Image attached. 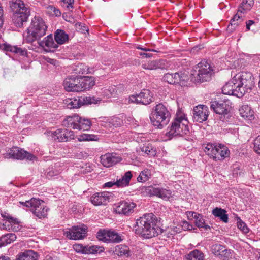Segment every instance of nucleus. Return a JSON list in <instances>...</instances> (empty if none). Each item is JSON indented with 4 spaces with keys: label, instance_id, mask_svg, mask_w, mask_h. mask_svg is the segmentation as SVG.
I'll list each match as a JSON object with an SVG mask.
<instances>
[{
    "label": "nucleus",
    "instance_id": "24",
    "mask_svg": "<svg viewBox=\"0 0 260 260\" xmlns=\"http://www.w3.org/2000/svg\"><path fill=\"white\" fill-rule=\"evenodd\" d=\"M122 160L121 157L114 153H108L101 156V162L105 167H110L116 165Z\"/></svg>",
    "mask_w": 260,
    "mask_h": 260
},
{
    "label": "nucleus",
    "instance_id": "46",
    "mask_svg": "<svg viewBox=\"0 0 260 260\" xmlns=\"http://www.w3.org/2000/svg\"><path fill=\"white\" fill-rule=\"evenodd\" d=\"M151 176V172L148 169L142 171L137 178V181L139 182H145L148 181Z\"/></svg>",
    "mask_w": 260,
    "mask_h": 260
},
{
    "label": "nucleus",
    "instance_id": "28",
    "mask_svg": "<svg viewBox=\"0 0 260 260\" xmlns=\"http://www.w3.org/2000/svg\"><path fill=\"white\" fill-rule=\"evenodd\" d=\"M80 92L89 89L95 85V81L92 77L80 76L79 77Z\"/></svg>",
    "mask_w": 260,
    "mask_h": 260
},
{
    "label": "nucleus",
    "instance_id": "20",
    "mask_svg": "<svg viewBox=\"0 0 260 260\" xmlns=\"http://www.w3.org/2000/svg\"><path fill=\"white\" fill-rule=\"evenodd\" d=\"M212 253L218 256L220 259L228 260L233 256V251L227 249L224 246L221 244H214L212 246Z\"/></svg>",
    "mask_w": 260,
    "mask_h": 260
},
{
    "label": "nucleus",
    "instance_id": "21",
    "mask_svg": "<svg viewBox=\"0 0 260 260\" xmlns=\"http://www.w3.org/2000/svg\"><path fill=\"white\" fill-rule=\"evenodd\" d=\"M63 86L68 92H80L79 77L77 75L68 76L63 81Z\"/></svg>",
    "mask_w": 260,
    "mask_h": 260
},
{
    "label": "nucleus",
    "instance_id": "59",
    "mask_svg": "<svg viewBox=\"0 0 260 260\" xmlns=\"http://www.w3.org/2000/svg\"><path fill=\"white\" fill-rule=\"evenodd\" d=\"M182 226L184 229H187L188 230H191L192 229V225L190 224L188 222L186 221H183L182 222Z\"/></svg>",
    "mask_w": 260,
    "mask_h": 260
},
{
    "label": "nucleus",
    "instance_id": "39",
    "mask_svg": "<svg viewBox=\"0 0 260 260\" xmlns=\"http://www.w3.org/2000/svg\"><path fill=\"white\" fill-rule=\"evenodd\" d=\"M114 253L119 256L129 255L130 250L129 248L125 245H118L115 248Z\"/></svg>",
    "mask_w": 260,
    "mask_h": 260
},
{
    "label": "nucleus",
    "instance_id": "8",
    "mask_svg": "<svg viewBox=\"0 0 260 260\" xmlns=\"http://www.w3.org/2000/svg\"><path fill=\"white\" fill-rule=\"evenodd\" d=\"M234 81H236L239 85L238 90L242 91L243 96L246 92L250 91L254 87V77L249 72H241L234 76Z\"/></svg>",
    "mask_w": 260,
    "mask_h": 260
},
{
    "label": "nucleus",
    "instance_id": "41",
    "mask_svg": "<svg viewBox=\"0 0 260 260\" xmlns=\"http://www.w3.org/2000/svg\"><path fill=\"white\" fill-rule=\"evenodd\" d=\"M91 122L89 119L80 117V119L79 120L77 129L88 131L91 128Z\"/></svg>",
    "mask_w": 260,
    "mask_h": 260
},
{
    "label": "nucleus",
    "instance_id": "9",
    "mask_svg": "<svg viewBox=\"0 0 260 260\" xmlns=\"http://www.w3.org/2000/svg\"><path fill=\"white\" fill-rule=\"evenodd\" d=\"M204 151L215 160H223L230 154L228 147L221 144L208 143L204 147Z\"/></svg>",
    "mask_w": 260,
    "mask_h": 260
},
{
    "label": "nucleus",
    "instance_id": "22",
    "mask_svg": "<svg viewBox=\"0 0 260 260\" xmlns=\"http://www.w3.org/2000/svg\"><path fill=\"white\" fill-rule=\"evenodd\" d=\"M236 81H234V77L229 81L222 87V91L224 94L233 95L237 97L243 96L242 91L238 90Z\"/></svg>",
    "mask_w": 260,
    "mask_h": 260
},
{
    "label": "nucleus",
    "instance_id": "29",
    "mask_svg": "<svg viewBox=\"0 0 260 260\" xmlns=\"http://www.w3.org/2000/svg\"><path fill=\"white\" fill-rule=\"evenodd\" d=\"M79 119H80V116L78 115L69 116L62 121V124L64 127L77 129Z\"/></svg>",
    "mask_w": 260,
    "mask_h": 260
},
{
    "label": "nucleus",
    "instance_id": "2",
    "mask_svg": "<svg viewBox=\"0 0 260 260\" xmlns=\"http://www.w3.org/2000/svg\"><path fill=\"white\" fill-rule=\"evenodd\" d=\"M47 28V26L42 18L39 16L34 17L26 33L23 34L25 42L31 43L39 40L46 34Z\"/></svg>",
    "mask_w": 260,
    "mask_h": 260
},
{
    "label": "nucleus",
    "instance_id": "11",
    "mask_svg": "<svg viewBox=\"0 0 260 260\" xmlns=\"http://www.w3.org/2000/svg\"><path fill=\"white\" fill-rule=\"evenodd\" d=\"M1 215L3 218V223H0L1 229L13 232H18L22 229V226L17 218L6 212H2Z\"/></svg>",
    "mask_w": 260,
    "mask_h": 260
},
{
    "label": "nucleus",
    "instance_id": "38",
    "mask_svg": "<svg viewBox=\"0 0 260 260\" xmlns=\"http://www.w3.org/2000/svg\"><path fill=\"white\" fill-rule=\"evenodd\" d=\"M16 239V236L13 233H9L0 238V247L11 243Z\"/></svg>",
    "mask_w": 260,
    "mask_h": 260
},
{
    "label": "nucleus",
    "instance_id": "15",
    "mask_svg": "<svg viewBox=\"0 0 260 260\" xmlns=\"http://www.w3.org/2000/svg\"><path fill=\"white\" fill-rule=\"evenodd\" d=\"M6 156L9 158L20 160L26 159L29 160H34L36 159V157L34 155L18 147L11 148L6 154Z\"/></svg>",
    "mask_w": 260,
    "mask_h": 260
},
{
    "label": "nucleus",
    "instance_id": "54",
    "mask_svg": "<svg viewBox=\"0 0 260 260\" xmlns=\"http://www.w3.org/2000/svg\"><path fill=\"white\" fill-rule=\"evenodd\" d=\"M16 50H15L14 52L15 53L18 54L22 56H26L27 55V51L25 48H22L16 46Z\"/></svg>",
    "mask_w": 260,
    "mask_h": 260
},
{
    "label": "nucleus",
    "instance_id": "3",
    "mask_svg": "<svg viewBox=\"0 0 260 260\" xmlns=\"http://www.w3.org/2000/svg\"><path fill=\"white\" fill-rule=\"evenodd\" d=\"M11 9L14 12L13 22L17 27L23 26V23L27 21L30 15V10L25 6L22 0H11L9 2Z\"/></svg>",
    "mask_w": 260,
    "mask_h": 260
},
{
    "label": "nucleus",
    "instance_id": "58",
    "mask_svg": "<svg viewBox=\"0 0 260 260\" xmlns=\"http://www.w3.org/2000/svg\"><path fill=\"white\" fill-rule=\"evenodd\" d=\"M114 185L116 186V181H111L106 182L103 185V188H110V187H112Z\"/></svg>",
    "mask_w": 260,
    "mask_h": 260
},
{
    "label": "nucleus",
    "instance_id": "30",
    "mask_svg": "<svg viewBox=\"0 0 260 260\" xmlns=\"http://www.w3.org/2000/svg\"><path fill=\"white\" fill-rule=\"evenodd\" d=\"M38 255L32 250H26L19 253L15 260H37Z\"/></svg>",
    "mask_w": 260,
    "mask_h": 260
},
{
    "label": "nucleus",
    "instance_id": "63",
    "mask_svg": "<svg viewBox=\"0 0 260 260\" xmlns=\"http://www.w3.org/2000/svg\"><path fill=\"white\" fill-rule=\"evenodd\" d=\"M44 260H56V257H52L51 256L49 255H47L46 257Z\"/></svg>",
    "mask_w": 260,
    "mask_h": 260
},
{
    "label": "nucleus",
    "instance_id": "45",
    "mask_svg": "<svg viewBox=\"0 0 260 260\" xmlns=\"http://www.w3.org/2000/svg\"><path fill=\"white\" fill-rule=\"evenodd\" d=\"M196 220L195 223L196 226H197L199 228H204L205 230L210 229V227L205 224V219L203 218L202 215L200 214H198L197 216L194 218Z\"/></svg>",
    "mask_w": 260,
    "mask_h": 260
},
{
    "label": "nucleus",
    "instance_id": "27",
    "mask_svg": "<svg viewBox=\"0 0 260 260\" xmlns=\"http://www.w3.org/2000/svg\"><path fill=\"white\" fill-rule=\"evenodd\" d=\"M38 44L40 46L50 52H54L58 47V45L54 42L51 34L48 35L43 41L39 42Z\"/></svg>",
    "mask_w": 260,
    "mask_h": 260
},
{
    "label": "nucleus",
    "instance_id": "56",
    "mask_svg": "<svg viewBox=\"0 0 260 260\" xmlns=\"http://www.w3.org/2000/svg\"><path fill=\"white\" fill-rule=\"evenodd\" d=\"M4 24V10L3 7L0 3V28H1Z\"/></svg>",
    "mask_w": 260,
    "mask_h": 260
},
{
    "label": "nucleus",
    "instance_id": "1",
    "mask_svg": "<svg viewBox=\"0 0 260 260\" xmlns=\"http://www.w3.org/2000/svg\"><path fill=\"white\" fill-rule=\"evenodd\" d=\"M157 219L153 213L144 215L136 221L134 226L135 233L145 239L157 236L161 229L157 225Z\"/></svg>",
    "mask_w": 260,
    "mask_h": 260
},
{
    "label": "nucleus",
    "instance_id": "52",
    "mask_svg": "<svg viewBox=\"0 0 260 260\" xmlns=\"http://www.w3.org/2000/svg\"><path fill=\"white\" fill-rule=\"evenodd\" d=\"M16 46H13L7 44H3L0 45V48L1 49L6 51H9L13 53L15 51V50H16Z\"/></svg>",
    "mask_w": 260,
    "mask_h": 260
},
{
    "label": "nucleus",
    "instance_id": "19",
    "mask_svg": "<svg viewBox=\"0 0 260 260\" xmlns=\"http://www.w3.org/2000/svg\"><path fill=\"white\" fill-rule=\"evenodd\" d=\"M116 213L124 215H129L134 212L136 205L129 201H122L115 204Z\"/></svg>",
    "mask_w": 260,
    "mask_h": 260
},
{
    "label": "nucleus",
    "instance_id": "12",
    "mask_svg": "<svg viewBox=\"0 0 260 260\" xmlns=\"http://www.w3.org/2000/svg\"><path fill=\"white\" fill-rule=\"evenodd\" d=\"M99 240L105 243H119L123 240L122 236L118 233L111 230L100 229L96 234Z\"/></svg>",
    "mask_w": 260,
    "mask_h": 260
},
{
    "label": "nucleus",
    "instance_id": "49",
    "mask_svg": "<svg viewBox=\"0 0 260 260\" xmlns=\"http://www.w3.org/2000/svg\"><path fill=\"white\" fill-rule=\"evenodd\" d=\"M62 142L70 141L74 138V132L71 130L62 129Z\"/></svg>",
    "mask_w": 260,
    "mask_h": 260
},
{
    "label": "nucleus",
    "instance_id": "4",
    "mask_svg": "<svg viewBox=\"0 0 260 260\" xmlns=\"http://www.w3.org/2000/svg\"><path fill=\"white\" fill-rule=\"evenodd\" d=\"M171 113L168 108L162 103L157 104L154 110L150 115L151 123L158 128L161 129L170 121Z\"/></svg>",
    "mask_w": 260,
    "mask_h": 260
},
{
    "label": "nucleus",
    "instance_id": "34",
    "mask_svg": "<svg viewBox=\"0 0 260 260\" xmlns=\"http://www.w3.org/2000/svg\"><path fill=\"white\" fill-rule=\"evenodd\" d=\"M212 213L216 217H218L222 221L225 223L228 222V215L225 209L216 207L212 210Z\"/></svg>",
    "mask_w": 260,
    "mask_h": 260
},
{
    "label": "nucleus",
    "instance_id": "53",
    "mask_svg": "<svg viewBox=\"0 0 260 260\" xmlns=\"http://www.w3.org/2000/svg\"><path fill=\"white\" fill-rule=\"evenodd\" d=\"M61 5L68 9L74 8V0H60Z\"/></svg>",
    "mask_w": 260,
    "mask_h": 260
},
{
    "label": "nucleus",
    "instance_id": "33",
    "mask_svg": "<svg viewBox=\"0 0 260 260\" xmlns=\"http://www.w3.org/2000/svg\"><path fill=\"white\" fill-rule=\"evenodd\" d=\"M165 60H152L143 63L142 66L143 68L148 70H155L158 68L164 69L165 67L163 65L165 64Z\"/></svg>",
    "mask_w": 260,
    "mask_h": 260
},
{
    "label": "nucleus",
    "instance_id": "62",
    "mask_svg": "<svg viewBox=\"0 0 260 260\" xmlns=\"http://www.w3.org/2000/svg\"><path fill=\"white\" fill-rule=\"evenodd\" d=\"M137 48L138 49L142 50L145 51H154V52L156 51V50H153V49H150L147 48H143V47H141L140 46H139L137 47Z\"/></svg>",
    "mask_w": 260,
    "mask_h": 260
},
{
    "label": "nucleus",
    "instance_id": "43",
    "mask_svg": "<svg viewBox=\"0 0 260 260\" xmlns=\"http://www.w3.org/2000/svg\"><path fill=\"white\" fill-rule=\"evenodd\" d=\"M141 151L150 156H154L156 154V150L154 149L150 143L144 144L141 147Z\"/></svg>",
    "mask_w": 260,
    "mask_h": 260
},
{
    "label": "nucleus",
    "instance_id": "32",
    "mask_svg": "<svg viewBox=\"0 0 260 260\" xmlns=\"http://www.w3.org/2000/svg\"><path fill=\"white\" fill-rule=\"evenodd\" d=\"M241 116L247 120H251L254 119V111L251 108L247 105H243L239 109Z\"/></svg>",
    "mask_w": 260,
    "mask_h": 260
},
{
    "label": "nucleus",
    "instance_id": "17",
    "mask_svg": "<svg viewBox=\"0 0 260 260\" xmlns=\"http://www.w3.org/2000/svg\"><path fill=\"white\" fill-rule=\"evenodd\" d=\"M152 96L149 90L143 89L139 94L129 96V101L131 103L147 105L152 101Z\"/></svg>",
    "mask_w": 260,
    "mask_h": 260
},
{
    "label": "nucleus",
    "instance_id": "10",
    "mask_svg": "<svg viewBox=\"0 0 260 260\" xmlns=\"http://www.w3.org/2000/svg\"><path fill=\"white\" fill-rule=\"evenodd\" d=\"M212 71L210 64L204 59L195 67L191 74L194 76L197 82H207L211 80Z\"/></svg>",
    "mask_w": 260,
    "mask_h": 260
},
{
    "label": "nucleus",
    "instance_id": "42",
    "mask_svg": "<svg viewBox=\"0 0 260 260\" xmlns=\"http://www.w3.org/2000/svg\"><path fill=\"white\" fill-rule=\"evenodd\" d=\"M187 260H204V255L198 250H194L187 256Z\"/></svg>",
    "mask_w": 260,
    "mask_h": 260
},
{
    "label": "nucleus",
    "instance_id": "61",
    "mask_svg": "<svg viewBox=\"0 0 260 260\" xmlns=\"http://www.w3.org/2000/svg\"><path fill=\"white\" fill-rule=\"evenodd\" d=\"M140 55L142 56L143 57L145 58H149L152 56V54L150 53H140Z\"/></svg>",
    "mask_w": 260,
    "mask_h": 260
},
{
    "label": "nucleus",
    "instance_id": "26",
    "mask_svg": "<svg viewBox=\"0 0 260 260\" xmlns=\"http://www.w3.org/2000/svg\"><path fill=\"white\" fill-rule=\"evenodd\" d=\"M39 204L33 205L31 211L39 218H44L47 216L49 209L44 205V202L39 199Z\"/></svg>",
    "mask_w": 260,
    "mask_h": 260
},
{
    "label": "nucleus",
    "instance_id": "7",
    "mask_svg": "<svg viewBox=\"0 0 260 260\" xmlns=\"http://www.w3.org/2000/svg\"><path fill=\"white\" fill-rule=\"evenodd\" d=\"M232 103L228 99H223L210 102V108L217 114L220 115V119L228 121L231 115L230 113Z\"/></svg>",
    "mask_w": 260,
    "mask_h": 260
},
{
    "label": "nucleus",
    "instance_id": "51",
    "mask_svg": "<svg viewBox=\"0 0 260 260\" xmlns=\"http://www.w3.org/2000/svg\"><path fill=\"white\" fill-rule=\"evenodd\" d=\"M239 219V220L237 222L238 228L244 233H248L249 232V229L246 223L243 222L240 218Z\"/></svg>",
    "mask_w": 260,
    "mask_h": 260
},
{
    "label": "nucleus",
    "instance_id": "23",
    "mask_svg": "<svg viewBox=\"0 0 260 260\" xmlns=\"http://www.w3.org/2000/svg\"><path fill=\"white\" fill-rule=\"evenodd\" d=\"M111 193L107 191L97 192L90 197V201L95 206L105 205L109 202Z\"/></svg>",
    "mask_w": 260,
    "mask_h": 260
},
{
    "label": "nucleus",
    "instance_id": "14",
    "mask_svg": "<svg viewBox=\"0 0 260 260\" xmlns=\"http://www.w3.org/2000/svg\"><path fill=\"white\" fill-rule=\"evenodd\" d=\"M100 101L101 100L99 98L96 99L95 97L78 96L70 99L68 101L67 106L70 109L78 108L82 105L96 104Z\"/></svg>",
    "mask_w": 260,
    "mask_h": 260
},
{
    "label": "nucleus",
    "instance_id": "57",
    "mask_svg": "<svg viewBox=\"0 0 260 260\" xmlns=\"http://www.w3.org/2000/svg\"><path fill=\"white\" fill-rule=\"evenodd\" d=\"M186 215L189 220H191L192 219H194L197 216L198 213L193 212V211H187Z\"/></svg>",
    "mask_w": 260,
    "mask_h": 260
},
{
    "label": "nucleus",
    "instance_id": "55",
    "mask_svg": "<svg viewBox=\"0 0 260 260\" xmlns=\"http://www.w3.org/2000/svg\"><path fill=\"white\" fill-rule=\"evenodd\" d=\"M254 149L257 153L260 154V136H258L254 141Z\"/></svg>",
    "mask_w": 260,
    "mask_h": 260
},
{
    "label": "nucleus",
    "instance_id": "18",
    "mask_svg": "<svg viewBox=\"0 0 260 260\" xmlns=\"http://www.w3.org/2000/svg\"><path fill=\"white\" fill-rule=\"evenodd\" d=\"M208 108L204 105H199L194 107L192 118L194 121L202 123L207 120L209 115Z\"/></svg>",
    "mask_w": 260,
    "mask_h": 260
},
{
    "label": "nucleus",
    "instance_id": "40",
    "mask_svg": "<svg viewBox=\"0 0 260 260\" xmlns=\"http://www.w3.org/2000/svg\"><path fill=\"white\" fill-rule=\"evenodd\" d=\"M104 249V248L102 246L92 245L84 247L82 251L85 254H96L103 252Z\"/></svg>",
    "mask_w": 260,
    "mask_h": 260
},
{
    "label": "nucleus",
    "instance_id": "36",
    "mask_svg": "<svg viewBox=\"0 0 260 260\" xmlns=\"http://www.w3.org/2000/svg\"><path fill=\"white\" fill-rule=\"evenodd\" d=\"M90 73L89 68L83 63H78L73 68V75H77L78 77H80V75L88 74Z\"/></svg>",
    "mask_w": 260,
    "mask_h": 260
},
{
    "label": "nucleus",
    "instance_id": "64",
    "mask_svg": "<svg viewBox=\"0 0 260 260\" xmlns=\"http://www.w3.org/2000/svg\"><path fill=\"white\" fill-rule=\"evenodd\" d=\"M0 260H10V258L8 256H2L0 257Z\"/></svg>",
    "mask_w": 260,
    "mask_h": 260
},
{
    "label": "nucleus",
    "instance_id": "37",
    "mask_svg": "<svg viewBox=\"0 0 260 260\" xmlns=\"http://www.w3.org/2000/svg\"><path fill=\"white\" fill-rule=\"evenodd\" d=\"M46 135L51 140L62 142L63 133L62 129H57L54 131H50L47 132Z\"/></svg>",
    "mask_w": 260,
    "mask_h": 260
},
{
    "label": "nucleus",
    "instance_id": "60",
    "mask_svg": "<svg viewBox=\"0 0 260 260\" xmlns=\"http://www.w3.org/2000/svg\"><path fill=\"white\" fill-rule=\"evenodd\" d=\"M255 23L253 20H249L246 22V29L249 30L250 29V26Z\"/></svg>",
    "mask_w": 260,
    "mask_h": 260
},
{
    "label": "nucleus",
    "instance_id": "35",
    "mask_svg": "<svg viewBox=\"0 0 260 260\" xmlns=\"http://www.w3.org/2000/svg\"><path fill=\"white\" fill-rule=\"evenodd\" d=\"M54 39L57 44H63L69 40V36L64 30L57 29L54 35Z\"/></svg>",
    "mask_w": 260,
    "mask_h": 260
},
{
    "label": "nucleus",
    "instance_id": "31",
    "mask_svg": "<svg viewBox=\"0 0 260 260\" xmlns=\"http://www.w3.org/2000/svg\"><path fill=\"white\" fill-rule=\"evenodd\" d=\"M132 177V172L127 171L121 178L116 180V186L118 188H123L128 186Z\"/></svg>",
    "mask_w": 260,
    "mask_h": 260
},
{
    "label": "nucleus",
    "instance_id": "44",
    "mask_svg": "<svg viewBox=\"0 0 260 260\" xmlns=\"http://www.w3.org/2000/svg\"><path fill=\"white\" fill-rule=\"evenodd\" d=\"M78 140L81 141H98L99 137L98 135L89 134H82L78 136Z\"/></svg>",
    "mask_w": 260,
    "mask_h": 260
},
{
    "label": "nucleus",
    "instance_id": "5",
    "mask_svg": "<svg viewBox=\"0 0 260 260\" xmlns=\"http://www.w3.org/2000/svg\"><path fill=\"white\" fill-rule=\"evenodd\" d=\"M189 132L188 121L185 116L177 115L171 126L168 127L166 135L171 139L173 136H183Z\"/></svg>",
    "mask_w": 260,
    "mask_h": 260
},
{
    "label": "nucleus",
    "instance_id": "48",
    "mask_svg": "<svg viewBox=\"0 0 260 260\" xmlns=\"http://www.w3.org/2000/svg\"><path fill=\"white\" fill-rule=\"evenodd\" d=\"M38 202H39V199L32 198L29 200L26 201L25 202H19V204L22 205L24 209H25V207L29 208L30 210H31L33 205H37V204H39Z\"/></svg>",
    "mask_w": 260,
    "mask_h": 260
},
{
    "label": "nucleus",
    "instance_id": "13",
    "mask_svg": "<svg viewBox=\"0 0 260 260\" xmlns=\"http://www.w3.org/2000/svg\"><path fill=\"white\" fill-rule=\"evenodd\" d=\"M188 76L182 72L175 73H167L164 75V81L170 84H179L181 86H185L188 80Z\"/></svg>",
    "mask_w": 260,
    "mask_h": 260
},
{
    "label": "nucleus",
    "instance_id": "47",
    "mask_svg": "<svg viewBox=\"0 0 260 260\" xmlns=\"http://www.w3.org/2000/svg\"><path fill=\"white\" fill-rule=\"evenodd\" d=\"M109 125L115 127H119L123 124V120L119 117L114 116L109 120Z\"/></svg>",
    "mask_w": 260,
    "mask_h": 260
},
{
    "label": "nucleus",
    "instance_id": "50",
    "mask_svg": "<svg viewBox=\"0 0 260 260\" xmlns=\"http://www.w3.org/2000/svg\"><path fill=\"white\" fill-rule=\"evenodd\" d=\"M46 12L50 15L57 17L60 16L61 14L60 11L58 8L52 5H49L46 8Z\"/></svg>",
    "mask_w": 260,
    "mask_h": 260
},
{
    "label": "nucleus",
    "instance_id": "6",
    "mask_svg": "<svg viewBox=\"0 0 260 260\" xmlns=\"http://www.w3.org/2000/svg\"><path fill=\"white\" fill-rule=\"evenodd\" d=\"M237 13L230 20V24L228 26V30L232 31L238 26L239 21L243 20L245 14L249 11L254 5V0H240Z\"/></svg>",
    "mask_w": 260,
    "mask_h": 260
},
{
    "label": "nucleus",
    "instance_id": "25",
    "mask_svg": "<svg viewBox=\"0 0 260 260\" xmlns=\"http://www.w3.org/2000/svg\"><path fill=\"white\" fill-rule=\"evenodd\" d=\"M147 192L150 196H155L163 199H169L171 196V191L163 188L155 187L152 186H148Z\"/></svg>",
    "mask_w": 260,
    "mask_h": 260
},
{
    "label": "nucleus",
    "instance_id": "16",
    "mask_svg": "<svg viewBox=\"0 0 260 260\" xmlns=\"http://www.w3.org/2000/svg\"><path fill=\"white\" fill-rule=\"evenodd\" d=\"M87 228L86 225H75L64 232V235L70 239H82L86 236Z\"/></svg>",
    "mask_w": 260,
    "mask_h": 260
}]
</instances>
